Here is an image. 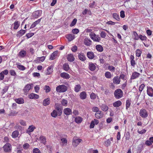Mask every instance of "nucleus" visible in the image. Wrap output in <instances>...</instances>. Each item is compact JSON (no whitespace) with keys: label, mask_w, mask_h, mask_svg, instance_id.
Instances as JSON below:
<instances>
[{"label":"nucleus","mask_w":153,"mask_h":153,"mask_svg":"<svg viewBox=\"0 0 153 153\" xmlns=\"http://www.w3.org/2000/svg\"><path fill=\"white\" fill-rule=\"evenodd\" d=\"M92 42L90 39L88 38H85L84 41V43L85 45L88 46L91 45Z\"/></svg>","instance_id":"cd10ccee"},{"label":"nucleus","mask_w":153,"mask_h":153,"mask_svg":"<svg viewBox=\"0 0 153 153\" xmlns=\"http://www.w3.org/2000/svg\"><path fill=\"white\" fill-rule=\"evenodd\" d=\"M60 102L62 105L66 107L68 105V100H65V99H62Z\"/></svg>","instance_id":"4c0bfd02"},{"label":"nucleus","mask_w":153,"mask_h":153,"mask_svg":"<svg viewBox=\"0 0 153 153\" xmlns=\"http://www.w3.org/2000/svg\"><path fill=\"white\" fill-rule=\"evenodd\" d=\"M41 19L42 18L39 19L33 23L32 25H31L30 28H32L35 27L38 24L40 23Z\"/></svg>","instance_id":"7c9ffc66"},{"label":"nucleus","mask_w":153,"mask_h":153,"mask_svg":"<svg viewBox=\"0 0 153 153\" xmlns=\"http://www.w3.org/2000/svg\"><path fill=\"white\" fill-rule=\"evenodd\" d=\"M53 66H52V65L48 66L47 68L46 75H49V74H51L52 72H53Z\"/></svg>","instance_id":"5701e85b"},{"label":"nucleus","mask_w":153,"mask_h":153,"mask_svg":"<svg viewBox=\"0 0 153 153\" xmlns=\"http://www.w3.org/2000/svg\"><path fill=\"white\" fill-rule=\"evenodd\" d=\"M108 70L110 71H111L115 72V67L112 66H109L108 67Z\"/></svg>","instance_id":"13d9d810"},{"label":"nucleus","mask_w":153,"mask_h":153,"mask_svg":"<svg viewBox=\"0 0 153 153\" xmlns=\"http://www.w3.org/2000/svg\"><path fill=\"white\" fill-rule=\"evenodd\" d=\"M60 76L61 77L63 78V79H68L71 77L70 75L66 73V72H63L60 74Z\"/></svg>","instance_id":"f8f14e48"},{"label":"nucleus","mask_w":153,"mask_h":153,"mask_svg":"<svg viewBox=\"0 0 153 153\" xmlns=\"http://www.w3.org/2000/svg\"><path fill=\"white\" fill-rule=\"evenodd\" d=\"M145 86V85L144 84H142L140 85V86H139V90L140 93L142 91H143V90Z\"/></svg>","instance_id":"6e6d98bb"},{"label":"nucleus","mask_w":153,"mask_h":153,"mask_svg":"<svg viewBox=\"0 0 153 153\" xmlns=\"http://www.w3.org/2000/svg\"><path fill=\"white\" fill-rule=\"evenodd\" d=\"M66 38L69 41H71L75 38L74 35L69 33L65 35Z\"/></svg>","instance_id":"393cba45"},{"label":"nucleus","mask_w":153,"mask_h":153,"mask_svg":"<svg viewBox=\"0 0 153 153\" xmlns=\"http://www.w3.org/2000/svg\"><path fill=\"white\" fill-rule=\"evenodd\" d=\"M36 128L33 125L29 126V127L27 131V132L29 134L33 131L34 129Z\"/></svg>","instance_id":"bb28decb"},{"label":"nucleus","mask_w":153,"mask_h":153,"mask_svg":"<svg viewBox=\"0 0 153 153\" xmlns=\"http://www.w3.org/2000/svg\"><path fill=\"white\" fill-rule=\"evenodd\" d=\"M87 56L90 59H93L94 57V53L92 51H88L87 53Z\"/></svg>","instance_id":"a878e982"},{"label":"nucleus","mask_w":153,"mask_h":153,"mask_svg":"<svg viewBox=\"0 0 153 153\" xmlns=\"http://www.w3.org/2000/svg\"><path fill=\"white\" fill-rule=\"evenodd\" d=\"M27 54L26 51H25L22 50L19 51V54L21 57L24 58Z\"/></svg>","instance_id":"f704fd0d"},{"label":"nucleus","mask_w":153,"mask_h":153,"mask_svg":"<svg viewBox=\"0 0 153 153\" xmlns=\"http://www.w3.org/2000/svg\"><path fill=\"white\" fill-rule=\"evenodd\" d=\"M95 116L96 118L100 119L102 117L103 114V113L101 111L99 110L98 112L95 113Z\"/></svg>","instance_id":"2eb2a0df"},{"label":"nucleus","mask_w":153,"mask_h":153,"mask_svg":"<svg viewBox=\"0 0 153 153\" xmlns=\"http://www.w3.org/2000/svg\"><path fill=\"white\" fill-rule=\"evenodd\" d=\"M33 152V153H42L40 150L37 148H34Z\"/></svg>","instance_id":"0e129e2a"},{"label":"nucleus","mask_w":153,"mask_h":153,"mask_svg":"<svg viewBox=\"0 0 153 153\" xmlns=\"http://www.w3.org/2000/svg\"><path fill=\"white\" fill-rule=\"evenodd\" d=\"M77 21V20L76 19H74L71 23L70 24V26L71 27H72L75 25L76 24Z\"/></svg>","instance_id":"4d7b16f0"},{"label":"nucleus","mask_w":153,"mask_h":153,"mask_svg":"<svg viewBox=\"0 0 153 153\" xmlns=\"http://www.w3.org/2000/svg\"><path fill=\"white\" fill-rule=\"evenodd\" d=\"M9 88V86H4V88H3V89L1 90V93L2 95L4 94L8 90Z\"/></svg>","instance_id":"79ce46f5"},{"label":"nucleus","mask_w":153,"mask_h":153,"mask_svg":"<svg viewBox=\"0 0 153 153\" xmlns=\"http://www.w3.org/2000/svg\"><path fill=\"white\" fill-rule=\"evenodd\" d=\"M147 93L149 97H153V89L151 87H147Z\"/></svg>","instance_id":"9d476101"},{"label":"nucleus","mask_w":153,"mask_h":153,"mask_svg":"<svg viewBox=\"0 0 153 153\" xmlns=\"http://www.w3.org/2000/svg\"><path fill=\"white\" fill-rule=\"evenodd\" d=\"M139 39H140L141 40L143 41L147 40V38L146 36H145V35L143 36V35H139Z\"/></svg>","instance_id":"5fc2aeb1"},{"label":"nucleus","mask_w":153,"mask_h":153,"mask_svg":"<svg viewBox=\"0 0 153 153\" xmlns=\"http://www.w3.org/2000/svg\"><path fill=\"white\" fill-rule=\"evenodd\" d=\"M55 110H57L59 116H60L62 112V108L59 107L58 104H55Z\"/></svg>","instance_id":"ddd939ff"},{"label":"nucleus","mask_w":153,"mask_h":153,"mask_svg":"<svg viewBox=\"0 0 153 153\" xmlns=\"http://www.w3.org/2000/svg\"><path fill=\"white\" fill-rule=\"evenodd\" d=\"M99 110V108L97 107H93L92 108V111L94 112H96V113H97Z\"/></svg>","instance_id":"774afa93"},{"label":"nucleus","mask_w":153,"mask_h":153,"mask_svg":"<svg viewBox=\"0 0 153 153\" xmlns=\"http://www.w3.org/2000/svg\"><path fill=\"white\" fill-rule=\"evenodd\" d=\"M140 74L137 72H133L132 73V75L131 77V79H135L139 77Z\"/></svg>","instance_id":"dca6fc26"},{"label":"nucleus","mask_w":153,"mask_h":153,"mask_svg":"<svg viewBox=\"0 0 153 153\" xmlns=\"http://www.w3.org/2000/svg\"><path fill=\"white\" fill-rule=\"evenodd\" d=\"M100 35L102 38H105L106 36V33L104 31H101L100 33Z\"/></svg>","instance_id":"680f3d73"},{"label":"nucleus","mask_w":153,"mask_h":153,"mask_svg":"<svg viewBox=\"0 0 153 153\" xmlns=\"http://www.w3.org/2000/svg\"><path fill=\"white\" fill-rule=\"evenodd\" d=\"M90 37L94 42H99L100 40V37L98 35H96L94 33L91 32L89 34Z\"/></svg>","instance_id":"7ed1b4c3"},{"label":"nucleus","mask_w":153,"mask_h":153,"mask_svg":"<svg viewBox=\"0 0 153 153\" xmlns=\"http://www.w3.org/2000/svg\"><path fill=\"white\" fill-rule=\"evenodd\" d=\"M133 33L135 37V39L136 40H138L139 39V35H138V33H137L136 32L134 31L133 32Z\"/></svg>","instance_id":"603ef678"},{"label":"nucleus","mask_w":153,"mask_h":153,"mask_svg":"<svg viewBox=\"0 0 153 153\" xmlns=\"http://www.w3.org/2000/svg\"><path fill=\"white\" fill-rule=\"evenodd\" d=\"M34 35V33H27L26 35L25 36L27 37V38L28 39L30 38V37H31L33 36V35Z\"/></svg>","instance_id":"338daca9"},{"label":"nucleus","mask_w":153,"mask_h":153,"mask_svg":"<svg viewBox=\"0 0 153 153\" xmlns=\"http://www.w3.org/2000/svg\"><path fill=\"white\" fill-rule=\"evenodd\" d=\"M50 103V99L49 98L45 99L42 102L43 105L45 106L49 105Z\"/></svg>","instance_id":"aec40b11"},{"label":"nucleus","mask_w":153,"mask_h":153,"mask_svg":"<svg viewBox=\"0 0 153 153\" xmlns=\"http://www.w3.org/2000/svg\"><path fill=\"white\" fill-rule=\"evenodd\" d=\"M31 85L27 84L23 88V90L24 94L27 95L28 93V91L31 89Z\"/></svg>","instance_id":"0eeeda50"},{"label":"nucleus","mask_w":153,"mask_h":153,"mask_svg":"<svg viewBox=\"0 0 153 153\" xmlns=\"http://www.w3.org/2000/svg\"><path fill=\"white\" fill-rule=\"evenodd\" d=\"M62 68L63 70L66 71H68L70 69L68 63H65L63 65Z\"/></svg>","instance_id":"72a5a7b5"},{"label":"nucleus","mask_w":153,"mask_h":153,"mask_svg":"<svg viewBox=\"0 0 153 153\" xmlns=\"http://www.w3.org/2000/svg\"><path fill=\"white\" fill-rule=\"evenodd\" d=\"M113 16L114 19H116L117 21H119L120 20V18L119 17V16L117 13H113Z\"/></svg>","instance_id":"a18cd8bd"},{"label":"nucleus","mask_w":153,"mask_h":153,"mask_svg":"<svg viewBox=\"0 0 153 153\" xmlns=\"http://www.w3.org/2000/svg\"><path fill=\"white\" fill-rule=\"evenodd\" d=\"M44 90H45L46 93H48L50 91L51 89L49 86L45 85L44 87Z\"/></svg>","instance_id":"864d4df0"},{"label":"nucleus","mask_w":153,"mask_h":153,"mask_svg":"<svg viewBox=\"0 0 153 153\" xmlns=\"http://www.w3.org/2000/svg\"><path fill=\"white\" fill-rule=\"evenodd\" d=\"M17 68L19 70L22 71L25 70L26 68L25 67L23 66V65H19L18 64H17Z\"/></svg>","instance_id":"8fccbe9b"},{"label":"nucleus","mask_w":153,"mask_h":153,"mask_svg":"<svg viewBox=\"0 0 153 153\" xmlns=\"http://www.w3.org/2000/svg\"><path fill=\"white\" fill-rule=\"evenodd\" d=\"M28 97L30 99H39V96L36 94L32 93L28 95Z\"/></svg>","instance_id":"f3484780"},{"label":"nucleus","mask_w":153,"mask_h":153,"mask_svg":"<svg viewBox=\"0 0 153 153\" xmlns=\"http://www.w3.org/2000/svg\"><path fill=\"white\" fill-rule=\"evenodd\" d=\"M42 10H38L35 12L34 17L35 18H37L42 15Z\"/></svg>","instance_id":"2f4dec72"},{"label":"nucleus","mask_w":153,"mask_h":153,"mask_svg":"<svg viewBox=\"0 0 153 153\" xmlns=\"http://www.w3.org/2000/svg\"><path fill=\"white\" fill-rule=\"evenodd\" d=\"M139 115L143 118H145L148 116L147 111L145 109H141L139 111Z\"/></svg>","instance_id":"423d86ee"},{"label":"nucleus","mask_w":153,"mask_h":153,"mask_svg":"<svg viewBox=\"0 0 153 153\" xmlns=\"http://www.w3.org/2000/svg\"><path fill=\"white\" fill-rule=\"evenodd\" d=\"M78 57L79 59L81 61H84L86 59V57L84 55V53H79L78 54Z\"/></svg>","instance_id":"6ab92c4d"},{"label":"nucleus","mask_w":153,"mask_h":153,"mask_svg":"<svg viewBox=\"0 0 153 153\" xmlns=\"http://www.w3.org/2000/svg\"><path fill=\"white\" fill-rule=\"evenodd\" d=\"M82 141L81 139H76V137H74L73 139L72 145L74 147H76Z\"/></svg>","instance_id":"20e7f679"},{"label":"nucleus","mask_w":153,"mask_h":153,"mask_svg":"<svg viewBox=\"0 0 153 153\" xmlns=\"http://www.w3.org/2000/svg\"><path fill=\"white\" fill-rule=\"evenodd\" d=\"M30 145L28 143H25L23 145V147L24 149H27L29 148Z\"/></svg>","instance_id":"69168bd1"},{"label":"nucleus","mask_w":153,"mask_h":153,"mask_svg":"<svg viewBox=\"0 0 153 153\" xmlns=\"http://www.w3.org/2000/svg\"><path fill=\"white\" fill-rule=\"evenodd\" d=\"M105 77L108 79H110L111 77V72L108 71L106 72L105 74Z\"/></svg>","instance_id":"3c124183"},{"label":"nucleus","mask_w":153,"mask_h":153,"mask_svg":"<svg viewBox=\"0 0 153 153\" xmlns=\"http://www.w3.org/2000/svg\"><path fill=\"white\" fill-rule=\"evenodd\" d=\"M96 97L97 95L96 94L94 93H91L90 94V98L93 100H94V99H96Z\"/></svg>","instance_id":"bf43d9fd"},{"label":"nucleus","mask_w":153,"mask_h":153,"mask_svg":"<svg viewBox=\"0 0 153 153\" xmlns=\"http://www.w3.org/2000/svg\"><path fill=\"white\" fill-rule=\"evenodd\" d=\"M82 121V118L81 117L77 116L75 118V121L76 123H81Z\"/></svg>","instance_id":"473e14b6"},{"label":"nucleus","mask_w":153,"mask_h":153,"mask_svg":"<svg viewBox=\"0 0 153 153\" xmlns=\"http://www.w3.org/2000/svg\"><path fill=\"white\" fill-rule=\"evenodd\" d=\"M101 109L102 110L104 111H107L108 109V107L107 105L105 104H103L100 106Z\"/></svg>","instance_id":"58836bf2"},{"label":"nucleus","mask_w":153,"mask_h":153,"mask_svg":"<svg viewBox=\"0 0 153 153\" xmlns=\"http://www.w3.org/2000/svg\"><path fill=\"white\" fill-rule=\"evenodd\" d=\"M60 140L61 141L60 144L62 147H63L64 146H67L68 144V140L66 138L62 137L61 138Z\"/></svg>","instance_id":"1a4fd4ad"},{"label":"nucleus","mask_w":153,"mask_h":153,"mask_svg":"<svg viewBox=\"0 0 153 153\" xmlns=\"http://www.w3.org/2000/svg\"><path fill=\"white\" fill-rule=\"evenodd\" d=\"M63 112L67 116L71 114L72 113V109L71 108H67L63 109Z\"/></svg>","instance_id":"9b49d317"},{"label":"nucleus","mask_w":153,"mask_h":153,"mask_svg":"<svg viewBox=\"0 0 153 153\" xmlns=\"http://www.w3.org/2000/svg\"><path fill=\"white\" fill-rule=\"evenodd\" d=\"M113 82L115 84H118L120 82V78L118 76H115L113 79Z\"/></svg>","instance_id":"b1692460"},{"label":"nucleus","mask_w":153,"mask_h":153,"mask_svg":"<svg viewBox=\"0 0 153 153\" xmlns=\"http://www.w3.org/2000/svg\"><path fill=\"white\" fill-rule=\"evenodd\" d=\"M123 95V92L120 89H117L115 91L114 95L117 99H119L122 97Z\"/></svg>","instance_id":"f03ea898"},{"label":"nucleus","mask_w":153,"mask_h":153,"mask_svg":"<svg viewBox=\"0 0 153 153\" xmlns=\"http://www.w3.org/2000/svg\"><path fill=\"white\" fill-rule=\"evenodd\" d=\"M131 105V101L129 100H126V109L128 110Z\"/></svg>","instance_id":"c03bdc74"},{"label":"nucleus","mask_w":153,"mask_h":153,"mask_svg":"<svg viewBox=\"0 0 153 153\" xmlns=\"http://www.w3.org/2000/svg\"><path fill=\"white\" fill-rule=\"evenodd\" d=\"M26 33L25 30H21L20 31L18 32V33L19 36H22Z\"/></svg>","instance_id":"de8ad7c7"},{"label":"nucleus","mask_w":153,"mask_h":153,"mask_svg":"<svg viewBox=\"0 0 153 153\" xmlns=\"http://www.w3.org/2000/svg\"><path fill=\"white\" fill-rule=\"evenodd\" d=\"M19 134V132L17 130L13 131L12 133V137L16 138L18 137Z\"/></svg>","instance_id":"37998d69"},{"label":"nucleus","mask_w":153,"mask_h":153,"mask_svg":"<svg viewBox=\"0 0 153 153\" xmlns=\"http://www.w3.org/2000/svg\"><path fill=\"white\" fill-rule=\"evenodd\" d=\"M79 97L82 100L85 99L87 97V94L86 92L83 91L81 92L79 94Z\"/></svg>","instance_id":"412c9836"},{"label":"nucleus","mask_w":153,"mask_h":153,"mask_svg":"<svg viewBox=\"0 0 153 153\" xmlns=\"http://www.w3.org/2000/svg\"><path fill=\"white\" fill-rule=\"evenodd\" d=\"M111 142L110 140V139H108L105 142V146H110Z\"/></svg>","instance_id":"e2e57ef3"},{"label":"nucleus","mask_w":153,"mask_h":153,"mask_svg":"<svg viewBox=\"0 0 153 153\" xmlns=\"http://www.w3.org/2000/svg\"><path fill=\"white\" fill-rule=\"evenodd\" d=\"M7 70H5L0 73V81L3 80L4 78V75H7L8 73Z\"/></svg>","instance_id":"6e6552de"},{"label":"nucleus","mask_w":153,"mask_h":153,"mask_svg":"<svg viewBox=\"0 0 153 153\" xmlns=\"http://www.w3.org/2000/svg\"><path fill=\"white\" fill-rule=\"evenodd\" d=\"M51 116L55 118L57 116H59L57 110L55 109L51 113Z\"/></svg>","instance_id":"a19ab883"},{"label":"nucleus","mask_w":153,"mask_h":153,"mask_svg":"<svg viewBox=\"0 0 153 153\" xmlns=\"http://www.w3.org/2000/svg\"><path fill=\"white\" fill-rule=\"evenodd\" d=\"M95 48L97 51L99 52H102L103 51V48L101 45H97L95 46Z\"/></svg>","instance_id":"c9c22d12"},{"label":"nucleus","mask_w":153,"mask_h":153,"mask_svg":"<svg viewBox=\"0 0 153 153\" xmlns=\"http://www.w3.org/2000/svg\"><path fill=\"white\" fill-rule=\"evenodd\" d=\"M15 101L16 103L19 104H23L24 102V99L22 98L15 99Z\"/></svg>","instance_id":"c85d7f7f"},{"label":"nucleus","mask_w":153,"mask_h":153,"mask_svg":"<svg viewBox=\"0 0 153 153\" xmlns=\"http://www.w3.org/2000/svg\"><path fill=\"white\" fill-rule=\"evenodd\" d=\"M12 146L9 143H7L3 147L4 151L6 152H10L12 150Z\"/></svg>","instance_id":"39448f33"},{"label":"nucleus","mask_w":153,"mask_h":153,"mask_svg":"<svg viewBox=\"0 0 153 153\" xmlns=\"http://www.w3.org/2000/svg\"><path fill=\"white\" fill-rule=\"evenodd\" d=\"M122 103L120 100H117L113 103V105L114 107H118L122 105Z\"/></svg>","instance_id":"c756f323"},{"label":"nucleus","mask_w":153,"mask_h":153,"mask_svg":"<svg viewBox=\"0 0 153 153\" xmlns=\"http://www.w3.org/2000/svg\"><path fill=\"white\" fill-rule=\"evenodd\" d=\"M81 89V86L79 84H77L75 85L74 88V90L76 92L79 91Z\"/></svg>","instance_id":"e433bc0d"},{"label":"nucleus","mask_w":153,"mask_h":153,"mask_svg":"<svg viewBox=\"0 0 153 153\" xmlns=\"http://www.w3.org/2000/svg\"><path fill=\"white\" fill-rule=\"evenodd\" d=\"M10 73L11 76H16V72L14 70H11L10 71Z\"/></svg>","instance_id":"052dcab7"},{"label":"nucleus","mask_w":153,"mask_h":153,"mask_svg":"<svg viewBox=\"0 0 153 153\" xmlns=\"http://www.w3.org/2000/svg\"><path fill=\"white\" fill-rule=\"evenodd\" d=\"M58 51H56L52 53L50 56V60L55 59L58 54Z\"/></svg>","instance_id":"4be33fe9"},{"label":"nucleus","mask_w":153,"mask_h":153,"mask_svg":"<svg viewBox=\"0 0 153 153\" xmlns=\"http://www.w3.org/2000/svg\"><path fill=\"white\" fill-rule=\"evenodd\" d=\"M67 58L68 61L70 62H73L75 60L74 55L72 54H68L67 56Z\"/></svg>","instance_id":"4468645a"},{"label":"nucleus","mask_w":153,"mask_h":153,"mask_svg":"<svg viewBox=\"0 0 153 153\" xmlns=\"http://www.w3.org/2000/svg\"><path fill=\"white\" fill-rule=\"evenodd\" d=\"M95 64L92 62L89 63L88 67L90 70L92 71H93L96 70Z\"/></svg>","instance_id":"a211bd4d"},{"label":"nucleus","mask_w":153,"mask_h":153,"mask_svg":"<svg viewBox=\"0 0 153 153\" xmlns=\"http://www.w3.org/2000/svg\"><path fill=\"white\" fill-rule=\"evenodd\" d=\"M39 140L41 141V142L42 143L44 144H45L46 142V139L44 136L41 135L39 137Z\"/></svg>","instance_id":"ea45409f"},{"label":"nucleus","mask_w":153,"mask_h":153,"mask_svg":"<svg viewBox=\"0 0 153 153\" xmlns=\"http://www.w3.org/2000/svg\"><path fill=\"white\" fill-rule=\"evenodd\" d=\"M14 29L15 30L17 29L19 26V24L18 21H15L14 23Z\"/></svg>","instance_id":"09e8293b"},{"label":"nucleus","mask_w":153,"mask_h":153,"mask_svg":"<svg viewBox=\"0 0 153 153\" xmlns=\"http://www.w3.org/2000/svg\"><path fill=\"white\" fill-rule=\"evenodd\" d=\"M68 88L65 85H59L56 87V91L58 92H64L67 91Z\"/></svg>","instance_id":"f257e3e1"},{"label":"nucleus","mask_w":153,"mask_h":153,"mask_svg":"<svg viewBox=\"0 0 153 153\" xmlns=\"http://www.w3.org/2000/svg\"><path fill=\"white\" fill-rule=\"evenodd\" d=\"M142 53L141 50L137 49L136 51V55L137 56L140 57L141 56Z\"/></svg>","instance_id":"49530a36"}]
</instances>
